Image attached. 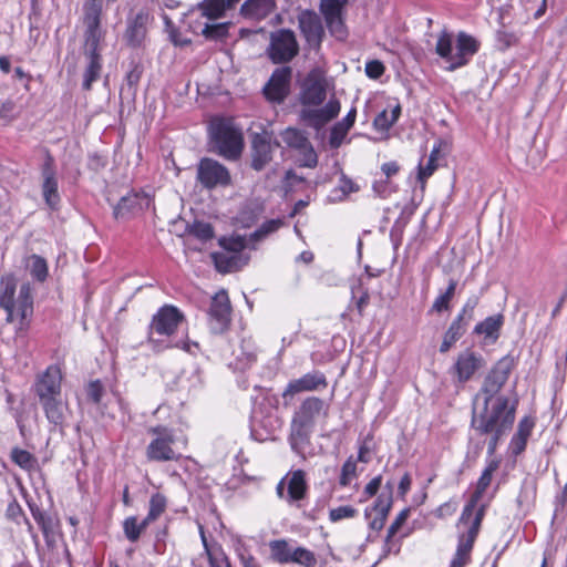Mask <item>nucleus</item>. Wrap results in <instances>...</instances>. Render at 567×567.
Here are the masks:
<instances>
[{
  "mask_svg": "<svg viewBox=\"0 0 567 567\" xmlns=\"http://www.w3.org/2000/svg\"><path fill=\"white\" fill-rule=\"evenodd\" d=\"M102 0H86L83 4V43L85 59L82 89L90 91L101 78L103 68L102 51L105 48L106 29L102 25Z\"/></svg>",
  "mask_w": 567,
  "mask_h": 567,
  "instance_id": "nucleus-1",
  "label": "nucleus"
},
{
  "mask_svg": "<svg viewBox=\"0 0 567 567\" xmlns=\"http://www.w3.org/2000/svg\"><path fill=\"white\" fill-rule=\"evenodd\" d=\"M327 97V81L323 72L315 68L310 70L300 84L299 102L303 106L300 111V118L313 128H321L323 125L338 116L340 102L331 99L322 107Z\"/></svg>",
  "mask_w": 567,
  "mask_h": 567,
  "instance_id": "nucleus-2",
  "label": "nucleus"
},
{
  "mask_svg": "<svg viewBox=\"0 0 567 567\" xmlns=\"http://www.w3.org/2000/svg\"><path fill=\"white\" fill-rule=\"evenodd\" d=\"M518 401L515 400L509 406V399L505 395H498L493 401L483 399V406L478 411L474 405L471 419V426L480 435H488L491 432L502 426L508 421V430L512 429L515 414L516 405Z\"/></svg>",
  "mask_w": 567,
  "mask_h": 567,
  "instance_id": "nucleus-3",
  "label": "nucleus"
},
{
  "mask_svg": "<svg viewBox=\"0 0 567 567\" xmlns=\"http://www.w3.org/2000/svg\"><path fill=\"white\" fill-rule=\"evenodd\" d=\"M327 409L322 399L308 396L295 410L289 434V443L293 452L301 454L303 447L310 443L317 419L321 413H326Z\"/></svg>",
  "mask_w": 567,
  "mask_h": 567,
  "instance_id": "nucleus-4",
  "label": "nucleus"
},
{
  "mask_svg": "<svg viewBox=\"0 0 567 567\" xmlns=\"http://www.w3.org/2000/svg\"><path fill=\"white\" fill-rule=\"evenodd\" d=\"M212 152L228 161H237L244 151V135L233 118L217 117L208 127Z\"/></svg>",
  "mask_w": 567,
  "mask_h": 567,
  "instance_id": "nucleus-5",
  "label": "nucleus"
},
{
  "mask_svg": "<svg viewBox=\"0 0 567 567\" xmlns=\"http://www.w3.org/2000/svg\"><path fill=\"white\" fill-rule=\"evenodd\" d=\"M17 278L13 274H7L0 279V308H2L7 318L6 321L11 323L14 320V311L17 309L20 316L21 324L33 313V296L32 288L29 282L20 286L19 296L16 299Z\"/></svg>",
  "mask_w": 567,
  "mask_h": 567,
  "instance_id": "nucleus-6",
  "label": "nucleus"
},
{
  "mask_svg": "<svg viewBox=\"0 0 567 567\" xmlns=\"http://www.w3.org/2000/svg\"><path fill=\"white\" fill-rule=\"evenodd\" d=\"M299 53L296 34L290 29H279L270 33V43L267 54L272 63L284 64L290 62Z\"/></svg>",
  "mask_w": 567,
  "mask_h": 567,
  "instance_id": "nucleus-7",
  "label": "nucleus"
},
{
  "mask_svg": "<svg viewBox=\"0 0 567 567\" xmlns=\"http://www.w3.org/2000/svg\"><path fill=\"white\" fill-rule=\"evenodd\" d=\"M147 432L155 436L146 447L148 461L168 462L178 458L179 455L172 447L175 442L173 430L157 425L150 427Z\"/></svg>",
  "mask_w": 567,
  "mask_h": 567,
  "instance_id": "nucleus-8",
  "label": "nucleus"
},
{
  "mask_svg": "<svg viewBox=\"0 0 567 567\" xmlns=\"http://www.w3.org/2000/svg\"><path fill=\"white\" fill-rule=\"evenodd\" d=\"M196 179L203 188L212 190L231 184L229 169L218 161L203 157L197 164Z\"/></svg>",
  "mask_w": 567,
  "mask_h": 567,
  "instance_id": "nucleus-9",
  "label": "nucleus"
},
{
  "mask_svg": "<svg viewBox=\"0 0 567 567\" xmlns=\"http://www.w3.org/2000/svg\"><path fill=\"white\" fill-rule=\"evenodd\" d=\"M280 147V142L272 132L264 130L260 133H252L250 141V167L261 172L271 161L272 153Z\"/></svg>",
  "mask_w": 567,
  "mask_h": 567,
  "instance_id": "nucleus-10",
  "label": "nucleus"
},
{
  "mask_svg": "<svg viewBox=\"0 0 567 567\" xmlns=\"http://www.w3.org/2000/svg\"><path fill=\"white\" fill-rule=\"evenodd\" d=\"M292 68L282 65L276 68L262 87V95L274 105L282 104L291 93Z\"/></svg>",
  "mask_w": 567,
  "mask_h": 567,
  "instance_id": "nucleus-11",
  "label": "nucleus"
},
{
  "mask_svg": "<svg viewBox=\"0 0 567 567\" xmlns=\"http://www.w3.org/2000/svg\"><path fill=\"white\" fill-rule=\"evenodd\" d=\"M153 17L148 9L142 8L137 12H131L125 22L126 25L123 33L124 43L132 49L143 47Z\"/></svg>",
  "mask_w": 567,
  "mask_h": 567,
  "instance_id": "nucleus-12",
  "label": "nucleus"
},
{
  "mask_svg": "<svg viewBox=\"0 0 567 567\" xmlns=\"http://www.w3.org/2000/svg\"><path fill=\"white\" fill-rule=\"evenodd\" d=\"M347 4L348 0H321L319 4L326 25L330 34L337 40H344L348 37L343 14Z\"/></svg>",
  "mask_w": 567,
  "mask_h": 567,
  "instance_id": "nucleus-13",
  "label": "nucleus"
},
{
  "mask_svg": "<svg viewBox=\"0 0 567 567\" xmlns=\"http://www.w3.org/2000/svg\"><path fill=\"white\" fill-rule=\"evenodd\" d=\"M41 190L44 203L50 210L56 212L60 208L61 196L54 158L49 151H47L44 162L41 165Z\"/></svg>",
  "mask_w": 567,
  "mask_h": 567,
  "instance_id": "nucleus-14",
  "label": "nucleus"
},
{
  "mask_svg": "<svg viewBox=\"0 0 567 567\" xmlns=\"http://www.w3.org/2000/svg\"><path fill=\"white\" fill-rule=\"evenodd\" d=\"M513 364L508 358L501 359L486 375L480 392L475 396L474 403L483 395L487 401L495 400V395L507 382Z\"/></svg>",
  "mask_w": 567,
  "mask_h": 567,
  "instance_id": "nucleus-15",
  "label": "nucleus"
},
{
  "mask_svg": "<svg viewBox=\"0 0 567 567\" xmlns=\"http://www.w3.org/2000/svg\"><path fill=\"white\" fill-rule=\"evenodd\" d=\"M209 329L213 333H223L230 323L231 306L226 290L217 292L209 308Z\"/></svg>",
  "mask_w": 567,
  "mask_h": 567,
  "instance_id": "nucleus-16",
  "label": "nucleus"
},
{
  "mask_svg": "<svg viewBox=\"0 0 567 567\" xmlns=\"http://www.w3.org/2000/svg\"><path fill=\"white\" fill-rule=\"evenodd\" d=\"M298 25L308 45L318 50L324 38V28L320 16L313 10H303L298 16Z\"/></svg>",
  "mask_w": 567,
  "mask_h": 567,
  "instance_id": "nucleus-17",
  "label": "nucleus"
},
{
  "mask_svg": "<svg viewBox=\"0 0 567 567\" xmlns=\"http://www.w3.org/2000/svg\"><path fill=\"white\" fill-rule=\"evenodd\" d=\"M184 321L183 312L171 305H165L153 316L151 330L162 336H172Z\"/></svg>",
  "mask_w": 567,
  "mask_h": 567,
  "instance_id": "nucleus-18",
  "label": "nucleus"
},
{
  "mask_svg": "<svg viewBox=\"0 0 567 567\" xmlns=\"http://www.w3.org/2000/svg\"><path fill=\"white\" fill-rule=\"evenodd\" d=\"M483 367V357L480 353L466 349L458 353L451 370L460 383H465Z\"/></svg>",
  "mask_w": 567,
  "mask_h": 567,
  "instance_id": "nucleus-19",
  "label": "nucleus"
},
{
  "mask_svg": "<svg viewBox=\"0 0 567 567\" xmlns=\"http://www.w3.org/2000/svg\"><path fill=\"white\" fill-rule=\"evenodd\" d=\"M327 385L328 382L326 375L322 372L315 370L303 374L299 379L291 380L282 392V398L287 399L288 396H293L301 392L318 391L327 388Z\"/></svg>",
  "mask_w": 567,
  "mask_h": 567,
  "instance_id": "nucleus-20",
  "label": "nucleus"
},
{
  "mask_svg": "<svg viewBox=\"0 0 567 567\" xmlns=\"http://www.w3.org/2000/svg\"><path fill=\"white\" fill-rule=\"evenodd\" d=\"M61 370L56 365H50L35 383L39 401L61 396Z\"/></svg>",
  "mask_w": 567,
  "mask_h": 567,
  "instance_id": "nucleus-21",
  "label": "nucleus"
},
{
  "mask_svg": "<svg viewBox=\"0 0 567 567\" xmlns=\"http://www.w3.org/2000/svg\"><path fill=\"white\" fill-rule=\"evenodd\" d=\"M499 461L492 460L488 462L487 466L484 468V471L481 474V477L477 481L476 488L474 493L471 496L470 502L465 505L463 513H462V519L465 517H470L478 503V501L482 498L483 494L492 482V477L494 472L498 468Z\"/></svg>",
  "mask_w": 567,
  "mask_h": 567,
  "instance_id": "nucleus-22",
  "label": "nucleus"
},
{
  "mask_svg": "<svg viewBox=\"0 0 567 567\" xmlns=\"http://www.w3.org/2000/svg\"><path fill=\"white\" fill-rule=\"evenodd\" d=\"M287 496L289 504L303 499L307 495L308 485L306 482V473L302 470L292 471L287 475Z\"/></svg>",
  "mask_w": 567,
  "mask_h": 567,
  "instance_id": "nucleus-23",
  "label": "nucleus"
},
{
  "mask_svg": "<svg viewBox=\"0 0 567 567\" xmlns=\"http://www.w3.org/2000/svg\"><path fill=\"white\" fill-rule=\"evenodd\" d=\"M471 321L472 320L465 319V317L457 313L443 336L440 346L441 353H446L452 346L465 334Z\"/></svg>",
  "mask_w": 567,
  "mask_h": 567,
  "instance_id": "nucleus-24",
  "label": "nucleus"
},
{
  "mask_svg": "<svg viewBox=\"0 0 567 567\" xmlns=\"http://www.w3.org/2000/svg\"><path fill=\"white\" fill-rule=\"evenodd\" d=\"M276 9V0H246L240 7V14L245 18L260 21Z\"/></svg>",
  "mask_w": 567,
  "mask_h": 567,
  "instance_id": "nucleus-25",
  "label": "nucleus"
},
{
  "mask_svg": "<svg viewBox=\"0 0 567 567\" xmlns=\"http://www.w3.org/2000/svg\"><path fill=\"white\" fill-rule=\"evenodd\" d=\"M48 421L63 431L65 426L68 405L62 402L61 396L40 402Z\"/></svg>",
  "mask_w": 567,
  "mask_h": 567,
  "instance_id": "nucleus-26",
  "label": "nucleus"
},
{
  "mask_svg": "<svg viewBox=\"0 0 567 567\" xmlns=\"http://www.w3.org/2000/svg\"><path fill=\"white\" fill-rule=\"evenodd\" d=\"M503 324L504 316L502 313L489 316L474 327L473 333L484 336L486 340L495 342L501 336Z\"/></svg>",
  "mask_w": 567,
  "mask_h": 567,
  "instance_id": "nucleus-27",
  "label": "nucleus"
},
{
  "mask_svg": "<svg viewBox=\"0 0 567 567\" xmlns=\"http://www.w3.org/2000/svg\"><path fill=\"white\" fill-rule=\"evenodd\" d=\"M212 257L216 269L223 274L237 271L248 262V257L227 251L214 252Z\"/></svg>",
  "mask_w": 567,
  "mask_h": 567,
  "instance_id": "nucleus-28",
  "label": "nucleus"
},
{
  "mask_svg": "<svg viewBox=\"0 0 567 567\" xmlns=\"http://www.w3.org/2000/svg\"><path fill=\"white\" fill-rule=\"evenodd\" d=\"M534 426L535 421L533 417L524 416L519 421L517 431L511 440V449L513 455L517 456L525 451L528 437L530 436Z\"/></svg>",
  "mask_w": 567,
  "mask_h": 567,
  "instance_id": "nucleus-29",
  "label": "nucleus"
},
{
  "mask_svg": "<svg viewBox=\"0 0 567 567\" xmlns=\"http://www.w3.org/2000/svg\"><path fill=\"white\" fill-rule=\"evenodd\" d=\"M141 208L140 196L137 194H127L113 207V216L117 220L127 219Z\"/></svg>",
  "mask_w": 567,
  "mask_h": 567,
  "instance_id": "nucleus-30",
  "label": "nucleus"
},
{
  "mask_svg": "<svg viewBox=\"0 0 567 567\" xmlns=\"http://www.w3.org/2000/svg\"><path fill=\"white\" fill-rule=\"evenodd\" d=\"M457 280L451 278L444 292L440 293L432 303L429 313H441L451 309V301L455 296Z\"/></svg>",
  "mask_w": 567,
  "mask_h": 567,
  "instance_id": "nucleus-31",
  "label": "nucleus"
},
{
  "mask_svg": "<svg viewBox=\"0 0 567 567\" xmlns=\"http://www.w3.org/2000/svg\"><path fill=\"white\" fill-rule=\"evenodd\" d=\"M271 560L278 564H290L292 559V548L286 539H275L269 542Z\"/></svg>",
  "mask_w": 567,
  "mask_h": 567,
  "instance_id": "nucleus-32",
  "label": "nucleus"
},
{
  "mask_svg": "<svg viewBox=\"0 0 567 567\" xmlns=\"http://www.w3.org/2000/svg\"><path fill=\"white\" fill-rule=\"evenodd\" d=\"M144 68L140 62L131 61L130 70L125 75V84L121 89V93L126 92L128 95L134 96L137 92V86L143 75Z\"/></svg>",
  "mask_w": 567,
  "mask_h": 567,
  "instance_id": "nucleus-33",
  "label": "nucleus"
},
{
  "mask_svg": "<svg viewBox=\"0 0 567 567\" xmlns=\"http://www.w3.org/2000/svg\"><path fill=\"white\" fill-rule=\"evenodd\" d=\"M25 267L34 280L39 282H43L47 280L49 275V268L48 262L43 257L37 254L29 256L27 258Z\"/></svg>",
  "mask_w": 567,
  "mask_h": 567,
  "instance_id": "nucleus-34",
  "label": "nucleus"
},
{
  "mask_svg": "<svg viewBox=\"0 0 567 567\" xmlns=\"http://www.w3.org/2000/svg\"><path fill=\"white\" fill-rule=\"evenodd\" d=\"M280 136L288 147L296 151H300L310 143L306 134L295 127H287L280 133Z\"/></svg>",
  "mask_w": 567,
  "mask_h": 567,
  "instance_id": "nucleus-35",
  "label": "nucleus"
},
{
  "mask_svg": "<svg viewBox=\"0 0 567 567\" xmlns=\"http://www.w3.org/2000/svg\"><path fill=\"white\" fill-rule=\"evenodd\" d=\"M233 7L227 0H205L199 4L203 16L209 19L220 18L227 9Z\"/></svg>",
  "mask_w": 567,
  "mask_h": 567,
  "instance_id": "nucleus-36",
  "label": "nucleus"
},
{
  "mask_svg": "<svg viewBox=\"0 0 567 567\" xmlns=\"http://www.w3.org/2000/svg\"><path fill=\"white\" fill-rule=\"evenodd\" d=\"M6 517L7 519L16 523L17 525H20L23 520L27 525L28 530L31 533L33 530V526L30 523V520L25 517L24 512L21 507V505L18 503L16 497L11 495V501L9 502L7 509H6Z\"/></svg>",
  "mask_w": 567,
  "mask_h": 567,
  "instance_id": "nucleus-37",
  "label": "nucleus"
},
{
  "mask_svg": "<svg viewBox=\"0 0 567 567\" xmlns=\"http://www.w3.org/2000/svg\"><path fill=\"white\" fill-rule=\"evenodd\" d=\"M435 52L439 56L450 63L453 54V38L446 30H443L437 38Z\"/></svg>",
  "mask_w": 567,
  "mask_h": 567,
  "instance_id": "nucleus-38",
  "label": "nucleus"
},
{
  "mask_svg": "<svg viewBox=\"0 0 567 567\" xmlns=\"http://www.w3.org/2000/svg\"><path fill=\"white\" fill-rule=\"evenodd\" d=\"M11 461L23 470H32L37 458L27 450L13 447L10 453Z\"/></svg>",
  "mask_w": 567,
  "mask_h": 567,
  "instance_id": "nucleus-39",
  "label": "nucleus"
},
{
  "mask_svg": "<svg viewBox=\"0 0 567 567\" xmlns=\"http://www.w3.org/2000/svg\"><path fill=\"white\" fill-rule=\"evenodd\" d=\"M439 153H440V144L434 145V147L431 151V154L429 156L426 166L423 167L421 164L419 165L417 179L422 184H424L425 181L435 172V169L437 167L436 161H437Z\"/></svg>",
  "mask_w": 567,
  "mask_h": 567,
  "instance_id": "nucleus-40",
  "label": "nucleus"
},
{
  "mask_svg": "<svg viewBox=\"0 0 567 567\" xmlns=\"http://www.w3.org/2000/svg\"><path fill=\"white\" fill-rule=\"evenodd\" d=\"M291 554V563L303 567H315L317 564L316 555L305 547H296Z\"/></svg>",
  "mask_w": 567,
  "mask_h": 567,
  "instance_id": "nucleus-41",
  "label": "nucleus"
},
{
  "mask_svg": "<svg viewBox=\"0 0 567 567\" xmlns=\"http://www.w3.org/2000/svg\"><path fill=\"white\" fill-rule=\"evenodd\" d=\"M282 225L284 221L280 218L266 220L250 235V238L261 240L269 234L277 231Z\"/></svg>",
  "mask_w": 567,
  "mask_h": 567,
  "instance_id": "nucleus-42",
  "label": "nucleus"
},
{
  "mask_svg": "<svg viewBox=\"0 0 567 567\" xmlns=\"http://www.w3.org/2000/svg\"><path fill=\"white\" fill-rule=\"evenodd\" d=\"M456 44L462 48V50L470 56L472 58L474 54H476V52L478 51L480 49V43L478 41L473 38L472 35L465 33V32H460L456 37Z\"/></svg>",
  "mask_w": 567,
  "mask_h": 567,
  "instance_id": "nucleus-43",
  "label": "nucleus"
},
{
  "mask_svg": "<svg viewBox=\"0 0 567 567\" xmlns=\"http://www.w3.org/2000/svg\"><path fill=\"white\" fill-rule=\"evenodd\" d=\"M228 23H206L202 30V34L207 40H221L228 35Z\"/></svg>",
  "mask_w": 567,
  "mask_h": 567,
  "instance_id": "nucleus-44",
  "label": "nucleus"
},
{
  "mask_svg": "<svg viewBox=\"0 0 567 567\" xmlns=\"http://www.w3.org/2000/svg\"><path fill=\"white\" fill-rule=\"evenodd\" d=\"M138 525L136 516L126 517L123 522L124 535L131 543L137 542L143 533Z\"/></svg>",
  "mask_w": 567,
  "mask_h": 567,
  "instance_id": "nucleus-45",
  "label": "nucleus"
},
{
  "mask_svg": "<svg viewBox=\"0 0 567 567\" xmlns=\"http://www.w3.org/2000/svg\"><path fill=\"white\" fill-rule=\"evenodd\" d=\"M189 234L203 241L212 239L215 235L214 227L209 223L205 221H195L189 227Z\"/></svg>",
  "mask_w": 567,
  "mask_h": 567,
  "instance_id": "nucleus-46",
  "label": "nucleus"
},
{
  "mask_svg": "<svg viewBox=\"0 0 567 567\" xmlns=\"http://www.w3.org/2000/svg\"><path fill=\"white\" fill-rule=\"evenodd\" d=\"M299 152V166L315 168L318 165V155L311 143L302 147Z\"/></svg>",
  "mask_w": 567,
  "mask_h": 567,
  "instance_id": "nucleus-47",
  "label": "nucleus"
},
{
  "mask_svg": "<svg viewBox=\"0 0 567 567\" xmlns=\"http://www.w3.org/2000/svg\"><path fill=\"white\" fill-rule=\"evenodd\" d=\"M167 501L163 494L156 493L150 499V518H158L166 509Z\"/></svg>",
  "mask_w": 567,
  "mask_h": 567,
  "instance_id": "nucleus-48",
  "label": "nucleus"
},
{
  "mask_svg": "<svg viewBox=\"0 0 567 567\" xmlns=\"http://www.w3.org/2000/svg\"><path fill=\"white\" fill-rule=\"evenodd\" d=\"M410 508L402 509L393 523L388 528L386 537H385V546H388L391 543L392 537L399 532V529L402 527V525L406 522L409 515H410Z\"/></svg>",
  "mask_w": 567,
  "mask_h": 567,
  "instance_id": "nucleus-49",
  "label": "nucleus"
},
{
  "mask_svg": "<svg viewBox=\"0 0 567 567\" xmlns=\"http://www.w3.org/2000/svg\"><path fill=\"white\" fill-rule=\"evenodd\" d=\"M393 504V496L381 493L374 502L373 509L382 517H388Z\"/></svg>",
  "mask_w": 567,
  "mask_h": 567,
  "instance_id": "nucleus-50",
  "label": "nucleus"
},
{
  "mask_svg": "<svg viewBox=\"0 0 567 567\" xmlns=\"http://www.w3.org/2000/svg\"><path fill=\"white\" fill-rule=\"evenodd\" d=\"M357 513H358V511L350 505L339 506L337 508L330 509L329 519L331 522H339L344 518L354 517L357 515Z\"/></svg>",
  "mask_w": 567,
  "mask_h": 567,
  "instance_id": "nucleus-51",
  "label": "nucleus"
},
{
  "mask_svg": "<svg viewBox=\"0 0 567 567\" xmlns=\"http://www.w3.org/2000/svg\"><path fill=\"white\" fill-rule=\"evenodd\" d=\"M359 190V186L349 178L346 174H341L339 186L334 189V193H341L339 196V199H343L347 197L350 193H355Z\"/></svg>",
  "mask_w": 567,
  "mask_h": 567,
  "instance_id": "nucleus-52",
  "label": "nucleus"
},
{
  "mask_svg": "<svg viewBox=\"0 0 567 567\" xmlns=\"http://www.w3.org/2000/svg\"><path fill=\"white\" fill-rule=\"evenodd\" d=\"M104 394V386L100 380L91 381L86 386L87 400L94 404H99Z\"/></svg>",
  "mask_w": 567,
  "mask_h": 567,
  "instance_id": "nucleus-53",
  "label": "nucleus"
},
{
  "mask_svg": "<svg viewBox=\"0 0 567 567\" xmlns=\"http://www.w3.org/2000/svg\"><path fill=\"white\" fill-rule=\"evenodd\" d=\"M455 49L456 50L452 54L449 66L446 68L447 71H455L456 69L466 65L471 60V58L457 44Z\"/></svg>",
  "mask_w": 567,
  "mask_h": 567,
  "instance_id": "nucleus-54",
  "label": "nucleus"
},
{
  "mask_svg": "<svg viewBox=\"0 0 567 567\" xmlns=\"http://www.w3.org/2000/svg\"><path fill=\"white\" fill-rule=\"evenodd\" d=\"M502 427L503 429H498V430L493 431V432H491L488 434V435H491V437H489V440L487 442V454L489 456H492L495 453L501 439L508 431V421L505 422V424Z\"/></svg>",
  "mask_w": 567,
  "mask_h": 567,
  "instance_id": "nucleus-55",
  "label": "nucleus"
},
{
  "mask_svg": "<svg viewBox=\"0 0 567 567\" xmlns=\"http://www.w3.org/2000/svg\"><path fill=\"white\" fill-rule=\"evenodd\" d=\"M219 245L226 249L227 252L240 254L245 248V240L240 237L237 238H225L219 240Z\"/></svg>",
  "mask_w": 567,
  "mask_h": 567,
  "instance_id": "nucleus-56",
  "label": "nucleus"
},
{
  "mask_svg": "<svg viewBox=\"0 0 567 567\" xmlns=\"http://www.w3.org/2000/svg\"><path fill=\"white\" fill-rule=\"evenodd\" d=\"M355 471H357L355 463L352 461L351 457L348 458L343 463L342 468H341V475H340V480H339L340 485L348 486L350 484L351 477L355 475Z\"/></svg>",
  "mask_w": 567,
  "mask_h": 567,
  "instance_id": "nucleus-57",
  "label": "nucleus"
},
{
  "mask_svg": "<svg viewBox=\"0 0 567 567\" xmlns=\"http://www.w3.org/2000/svg\"><path fill=\"white\" fill-rule=\"evenodd\" d=\"M480 303V296L478 295H472L470 296L465 303L463 305L461 311L458 312V315L465 317V319H470V320H473L474 318V311H475V308L478 306Z\"/></svg>",
  "mask_w": 567,
  "mask_h": 567,
  "instance_id": "nucleus-58",
  "label": "nucleus"
},
{
  "mask_svg": "<svg viewBox=\"0 0 567 567\" xmlns=\"http://www.w3.org/2000/svg\"><path fill=\"white\" fill-rule=\"evenodd\" d=\"M385 68L379 60H371L365 64V74L370 79L377 80L383 75Z\"/></svg>",
  "mask_w": 567,
  "mask_h": 567,
  "instance_id": "nucleus-59",
  "label": "nucleus"
},
{
  "mask_svg": "<svg viewBox=\"0 0 567 567\" xmlns=\"http://www.w3.org/2000/svg\"><path fill=\"white\" fill-rule=\"evenodd\" d=\"M357 110L352 107L348 114L342 118V121L334 124V131L341 130L343 133H348V131L353 126L355 122Z\"/></svg>",
  "mask_w": 567,
  "mask_h": 567,
  "instance_id": "nucleus-60",
  "label": "nucleus"
},
{
  "mask_svg": "<svg viewBox=\"0 0 567 567\" xmlns=\"http://www.w3.org/2000/svg\"><path fill=\"white\" fill-rule=\"evenodd\" d=\"M394 124V122L390 118L388 111L383 110L380 112L373 121V125L379 131H388Z\"/></svg>",
  "mask_w": 567,
  "mask_h": 567,
  "instance_id": "nucleus-61",
  "label": "nucleus"
},
{
  "mask_svg": "<svg viewBox=\"0 0 567 567\" xmlns=\"http://www.w3.org/2000/svg\"><path fill=\"white\" fill-rule=\"evenodd\" d=\"M473 546L474 543L466 539L463 534L458 538L456 553L458 554V556H465L470 558Z\"/></svg>",
  "mask_w": 567,
  "mask_h": 567,
  "instance_id": "nucleus-62",
  "label": "nucleus"
},
{
  "mask_svg": "<svg viewBox=\"0 0 567 567\" xmlns=\"http://www.w3.org/2000/svg\"><path fill=\"white\" fill-rule=\"evenodd\" d=\"M381 484H382V476H381V475H378V476L373 477V478H372V480H371V481L365 485V487H364V492H363V493H364V495H365L367 497H372V496H374V495L378 493V491H379V488H380Z\"/></svg>",
  "mask_w": 567,
  "mask_h": 567,
  "instance_id": "nucleus-63",
  "label": "nucleus"
},
{
  "mask_svg": "<svg viewBox=\"0 0 567 567\" xmlns=\"http://www.w3.org/2000/svg\"><path fill=\"white\" fill-rule=\"evenodd\" d=\"M208 564L209 567H231L230 561L225 554H221L220 556L209 554Z\"/></svg>",
  "mask_w": 567,
  "mask_h": 567,
  "instance_id": "nucleus-64",
  "label": "nucleus"
}]
</instances>
